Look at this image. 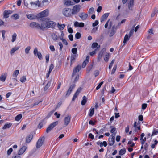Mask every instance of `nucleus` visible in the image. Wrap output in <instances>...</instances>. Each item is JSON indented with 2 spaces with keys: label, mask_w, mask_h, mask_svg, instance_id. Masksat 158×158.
I'll use <instances>...</instances> for the list:
<instances>
[{
  "label": "nucleus",
  "mask_w": 158,
  "mask_h": 158,
  "mask_svg": "<svg viewBox=\"0 0 158 158\" xmlns=\"http://www.w3.org/2000/svg\"><path fill=\"white\" fill-rule=\"evenodd\" d=\"M62 13L66 17H70L73 15L72 9L69 8H65L63 10Z\"/></svg>",
  "instance_id": "f257e3e1"
},
{
  "label": "nucleus",
  "mask_w": 158,
  "mask_h": 158,
  "mask_svg": "<svg viewBox=\"0 0 158 158\" xmlns=\"http://www.w3.org/2000/svg\"><path fill=\"white\" fill-rule=\"evenodd\" d=\"M58 121H57L51 123L47 128L46 129V132L47 133L49 132L54 127L58 124Z\"/></svg>",
  "instance_id": "f03ea898"
},
{
  "label": "nucleus",
  "mask_w": 158,
  "mask_h": 158,
  "mask_svg": "<svg viewBox=\"0 0 158 158\" xmlns=\"http://www.w3.org/2000/svg\"><path fill=\"white\" fill-rule=\"evenodd\" d=\"M80 6L76 5L74 6L72 9L73 15L76 14L78 13L80 10Z\"/></svg>",
  "instance_id": "7ed1b4c3"
},
{
  "label": "nucleus",
  "mask_w": 158,
  "mask_h": 158,
  "mask_svg": "<svg viewBox=\"0 0 158 158\" xmlns=\"http://www.w3.org/2000/svg\"><path fill=\"white\" fill-rule=\"evenodd\" d=\"M48 11L47 10H46L38 14L37 15L38 17L39 18H42L44 17H46L48 16Z\"/></svg>",
  "instance_id": "20e7f679"
},
{
  "label": "nucleus",
  "mask_w": 158,
  "mask_h": 158,
  "mask_svg": "<svg viewBox=\"0 0 158 158\" xmlns=\"http://www.w3.org/2000/svg\"><path fill=\"white\" fill-rule=\"evenodd\" d=\"M47 28H54L56 25V23L52 21H49L46 22Z\"/></svg>",
  "instance_id": "39448f33"
},
{
  "label": "nucleus",
  "mask_w": 158,
  "mask_h": 158,
  "mask_svg": "<svg viewBox=\"0 0 158 158\" xmlns=\"http://www.w3.org/2000/svg\"><path fill=\"white\" fill-rule=\"evenodd\" d=\"M71 117L69 115H67L64 118V125L65 126H67L71 120Z\"/></svg>",
  "instance_id": "423d86ee"
},
{
  "label": "nucleus",
  "mask_w": 158,
  "mask_h": 158,
  "mask_svg": "<svg viewBox=\"0 0 158 158\" xmlns=\"http://www.w3.org/2000/svg\"><path fill=\"white\" fill-rule=\"evenodd\" d=\"M29 26L32 28L39 29L40 24L36 22H33L30 24Z\"/></svg>",
  "instance_id": "0eeeda50"
},
{
  "label": "nucleus",
  "mask_w": 158,
  "mask_h": 158,
  "mask_svg": "<svg viewBox=\"0 0 158 158\" xmlns=\"http://www.w3.org/2000/svg\"><path fill=\"white\" fill-rule=\"evenodd\" d=\"M44 141V139L40 138L36 143V148H38L40 147L43 144Z\"/></svg>",
  "instance_id": "6e6552de"
},
{
  "label": "nucleus",
  "mask_w": 158,
  "mask_h": 158,
  "mask_svg": "<svg viewBox=\"0 0 158 158\" xmlns=\"http://www.w3.org/2000/svg\"><path fill=\"white\" fill-rule=\"evenodd\" d=\"M88 14L84 13H81L79 14V16L83 20H86L88 17Z\"/></svg>",
  "instance_id": "1a4fd4ad"
},
{
  "label": "nucleus",
  "mask_w": 158,
  "mask_h": 158,
  "mask_svg": "<svg viewBox=\"0 0 158 158\" xmlns=\"http://www.w3.org/2000/svg\"><path fill=\"white\" fill-rule=\"evenodd\" d=\"M75 86V85L74 84L70 86L69 89H68V90L67 91V93L66 94V95L67 96H68L70 94L72 91L73 89L74 88Z\"/></svg>",
  "instance_id": "9d476101"
},
{
  "label": "nucleus",
  "mask_w": 158,
  "mask_h": 158,
  "mask_svg": "<svg viewBox=\"0 0 158 158\" xmlns=\"http://www.w3.org/2000/svg\"><path fill=\"white\" fill-rule=\"evenodd\" d=\"M64 5L67 6L73 5L75 4L73 2L70 0H64Z\"/></svg>",
  "instance_id": "9b49d317"
},
{
  "label": "nucleus",
  "mask_w": 158,
  "mask_h": 158,
  "mask_svg": "<svg viewBox=\"0 0 158 158\" xmlns=\"http://www.w3.org/2000/svg\"><path fill=\"white\" fill-rule=\"evenodd\" d=\"M26 15L27 18L30 20L35 19L37 18V16L35 15L32 14H27Z\"/></svg>",
  "instance_id": "f8f14e48"
},
{
  "label": "nucleus",
  "mask_w": 158,
  "mask_h": 158,
  "mask_svg": "<svg viewBox=\"0 0 158 158\" xmlns=\"http://www.w3.org/2000/svg\"><path fill=\"white\" fill-rule=\"evenodd\" d=\"M12 11L10 10H5L3 14V16L5 18H7L9 17V15L12 13Z\"/></svg>",
  "instance_id": "ddd939ff"
},
{
  "label": "nucleus",
  "mask_w": 158,
  "mask_h": 158,
  "mask_svg": "<svg viewBox=\"0 0 158 158\" xmlns=\"http://www.w3.org/2000/svg\"><path fill=\"white\" fill-rule=\"evenodd\" d=\"M39 29L41 30H44L48 29L46 25V22H42L40 25V27Z\"/></svg>",
  "instance_id": "4468645a"
},
{
  "label": "nucleus",
  "mask_w": 158,
  "mask_h": 158,
  "mask_svg": "<svg viewBox=\"0 0 158 158\" xmlns=\"http://www.w3.org/2000/svg\"><path fill=\"white\" fill-rule=\"evenodd\" d=\"M7 73H2L0 76V80L2 82L5 81L7 77Z\"/></svg>",
  "instance_id": "2eb2a0df"
},
{
  "label": "nucleus",
  "mask_w": 158,
  "mask_h": 158,
  "mask_svg": "<svg viewBox=\"0 0 158 158\" xmlns=\"http://www.w3.org/2000/svg\"><path fill=\"white\" fill-rule=\"evenodd\" d=\"M27 149V147L25 146H23L19 150L18 152V155H19L23 154Z\"/></svg>",
  "instance_id": "dca6fc26"
},
{
  "label": "nucleus",
  "mask_w": 158,
  "mask_h": 158,
  "mask_svg": "<svg viewBox=\"0 0 158 158\" xmlns=\"http://www.w3.org/2000/svg\"><path fill=\"white\" fill-rule=\"evenodd\" d=\"M74 25L75 27H83L84 26V24L82 22L79 23L76 21L74 23Z\"/></svg>",
  "instance_id": "f3484780"
},
{
  "label": "nucleus",
  "mask_w": 158,
  "mask_h": 158,
  "mask_svg": "<svg viewBox=\"0 0 158 158\" xmlns=\"http://www.w3.org/2000/svg\"><path fill=\"white\" fill-rule=\"evenodd\" d=\"M81 69V66L80 65H78L75 67L73 69L72 75V76H73L76 73L79 72Z\"/></svg>",
  "instance_id": "a211bd4d"
},
{
  "label": "nucleus",
  "mask_w": 158,
  "mask_h": 158,
  "mask_svg": "<svg viewBox=\"0 0 158 158\" xmlns=\"http://www.w3.org/2000/svg\"><path fill=\"white\" fill-rule=\"evenodd\" d=\"M134 127L135 128V131H137L140 129V126L139 123H137L136 122H135L134 125Z\"/></svg>",
  "instance_id": "6ab92c4d"
},
{
  "label": "nucleus",
  "mask_w": 158,
  "mask_h": 158,
  "mask_svg": "<svg viewBox=\"0 0 158 158\" xmlns=\"http://www.w3.org/2000/svg\"><path fill=\"white\" fill-rule=\"evenodd\" d=\"M105 51V49H103V50L101 52H99L98 54V61L99 62L102 59V56L103 54V52Z\"/></svg>",
  "instance_id": "aec40b11"
},
{
  "label": "nucleus",
  "mask_w": 158,
  "mask_h": 158,
  "mask_svg": "<svg viewBox=\"0 0 158 158\" xmlns=\"http://www.w3.org/2000/svg\"><path fill=\"white\" fill-rule=\"evenodd\" d=\"M89 56H86L85 60L83 63L82 66L83 68L85 67L86 64L89 62Z\"/></svg>",
  "instance_id": "412c9836"
},
{
  "label": "nucleus",
  "mask_w": 158,
  "mask_h": 158,
  "mask_svg": "<svg viewBox=\"0 0 158 158\" xmlns=\"http://www.w3.org/2000/svg\"><path fill=\"white\" fill-rule=\"evenodd\" d=\"M134 6V0H130L129 2L128 3L129 9L132 10Z\"/></svg>",
  "instance_id": "4be33fe9"
},
{
  "label": "nucleus",
  "mask_w": 158,
  "mask_h": 158,
  "mask_svg": "<svg viewBox=\"0 0 158 158\" xmlns=\"http://www.w3.org/2000/svg\"><path fill=\"white\" fill-rule=\"evenodd\" d=\"M33 135H29L27 136L26 138V142L27 143H29L32 139Z\"/></svg>",
  "instance_id": "5701e85b"
},
{
  "label": "nucleus",
  "mask_w": 158,
  "mask_h": 158,
  "mask_svg": "<svg viewBox=\"0 0 158 158\" xmlns=\"http://www.w3.org/2000/svg\"><path fill=\"white\" fill-rule=\"evenodd\" d=\"M109 14V13H106L103 15L101 19V22H102L104 21L108 17Z\"/></svg>",
  "instance_id": "b1692460"
},
{
  "label": "nucleus",
  "mask_w": 158,
  "mask_h": 158,
  "mask_svg": "<svg viewBox=\"0 0 158 158\" xmlns=\"http://www.w3.org/2000/svg\"><path fill=\"white\" fill-rule=\"evenodd\" d=\"M77 55H72L71 57L70 64L71 65L73 63L75 60Z\"/></svg>",
  "instance_id": "393cba45"
},
{
  "label": "nucleus",
  "mask_w": 158,
  "mask_h": 158,
  "mask_svg": "<svg viewBox=\"0 0 158 158\" xmlns=\"http://www.w3.org/2000/svg\"><path fill=\"white\" fill-rule=\"evenodd\" d=\"M30 4L31 6L34 5L35 6H38L39 7L40 6L39 1H36L35 2H30Z\"/></svg>",
  "instance_id": "a878e982"
},
{
  "label": "nucleus",
  "mask_w": 158,
  "mask_h": 158,
  "mask_svg": "<svg viewBox=\"0 0 158 158\" xmlns=\"http://www.w3.org/2000/svg\"><path fill=\"white\" fill-rule=\"evenodd\" d=\"M20 47L19 46L15 47L13 48L10 51V53L11 55L13 54L15 52L18 50L19 48Z\"/></svg>",
  "instance_id": "bb28decb"
},
{
  "label": "nucleus",
  "mask_w": 158,
  "mask_h": 158,
  "mask_svg": "<svg viewBox=\"0 0 158 158\" xmlns=\"http://www.w3.org/2000/svg\"><path fill=\"white\" fill-rule=\"evenodd\" d=\"M115 141V139L114 138H109V144L110 146L113 145Z\"/></svg>",
  "instance_id": "cd10ccee"
},
{
  "label": "nucleus",
  "mask_w": 158,
  "mask_h": 158,
  "mask_svg": "<svg viewBox=\"0 0 158 158\" xmlns=\"http://www.w3.org/2000/svg\"><path fill=\"white\" fill-rule=\"evenodd\" d=\"M130 37H129V36H128L127 34H126L125 35L123 41V43H124V45L125 44L127 41L129 40Z\"/></svg>",
  "instance_id": "c85d7f7f"
},
{
  "label": "nucleus",
  "mask_w": 158,
  "mask_h": 158,
  "mask_svg": "<svg viewBox=\"0 0 158 158\" xmlns=\"http://www.w3.org/2000/svg\"><path fill=\"white\" fill-rule=\"evenodd\" d=\"M12 124L11 123H9L6 124L4 125V126L2 127V129L4 130L10 128Z\"/></svg>",
  "instance_id": "c756f323"
},
{
  "label": "nucleus",
  "mask_w": 158,
  "mask_h": 158,
  "mask_svg": "<svg viewBox=\"0 0 158 158\" xmlns=\"http://www.w3.org/2000/svg\"><path fill=\"white\" fill-rule=\"evenodd\" d=\"M57 26L60 30H63L65 27V25L64 24H60L59 23H58Z\"/></svg>",
  "instance_id": "7c9ffc66"
},
{
  "label": "nucleus",
  "mask_w": 158,
  "mask_h": 158,
  "mask_svg": "<svg viewBox=\"0 0 158 158\" xmlns=\"http://www.w3.org/2000/svg\"><path fill=\"white\" fill-rule=\"evenodd\" d=\"M110 56V55L109 53H106V54L105 57H104V60L106 62H107L109 60Z\"/></svg>",
  "instance_id": "2f4dec72"
},
{
  "label": "nucleus",
  "mask_w": 158,
  "mask_h": 158,
  "mask_svg": "<svg viewBox=\"0 0 158 158\" xmlns=\"http://www.w3.org/2000/svg\"><path fill=\"white\" fill-rule=\"evenodd\" d=\"M82 100L81 102V104L82 105H84L87 102V99L85 96H84L82 98Z\"/></svg>",
  "instance_id": "473e14b6"
},
{
  "label": "nucleus",
  "mask_w": 158,
  "mask_h": 158,
  "mask_svg": "<svg viewBox=\"0 0 158 158\" xmlns=\"http://www.w3.org/2000/svg\"><path fill=\"white\" fill-rule=\"evenodd\" d=\"M126 152V150L125 148H123L121 149L119 151V154L120 155H123Z\"/></svg>",
  "instance_id": "72a5a7b5"
},
{
  "label": "nucleus",
  "mask_w": 158,
  "mask_h": 158,
  "mask_svg": "<svg viewBox=\"0 0 158 158\" xmlns=\"http://www.w3.org/2000/svg\"><path fill=\"white\" fill-rule=\"evenodd\" d=\"M51 83V81H48L45 86L44 90L45 91L47 90L50 86Z\"/></svg>",
  "instance_id": "f704fd0d"
},
{
  "label": "nucleus",
  "mask_w": 158,
  "mask_h": 158,
  "mask_svg": "<svg viewBox=\"0 0 158 158\" xmlns=\"http://www.w3.org/2000/svg\"><path fill=\"white\" fill-rule=\"evenodd\" d=\"M94 114V108L91 109L89 110V115L90 117H92Z\"/></svg>",
  "instance_id": "c9c22d12"
},
{
  "label": "nucleus",
  "mask_w": 158,
  "mask_h": 158,
  "mask_svg": "<svg viewBox=\"0 0 158 158\" xmlns=\"http://www.w3.org/2000/svg\"><path fill=\"white\" fill-rule=\"evenodd\" d=\"M17 34L16 33H14L12 37V40L11 41L12 42H14L16 39Z\"/></svg>",
  "instance_id": "e433bc0d"
},
{
  "label": "nucleus",
  "mask_w": 158,
  "mask_h": 158,
  "mask_svg": "<svg viewBox=\"0 0 158 158\" xmlns=\"http://www.w3.org/2000/svg\"><path fill=\"white\" fill-rule=\"evenodd\" d=\"M22 115L21 114L17 115L15 118V120L16 121H19L22 118Z\"/></svg>",
  "instance_id": "4c0bfd02"
},
{
  "label": "nucleus",
  "mask_w": 158,
  "mask_h": 158,
  "mask_svg": "<svg viewBox=\"0 0 158 158\" xmlns=\"http://www.w3.org/2000/svg\"><path fill=\"white\" fill-rule=\"evenodd\" d=\"M72 52L73 54V55H77V48H74L72 49Z\"/></svg>",
  "instance_id": "58836bf2"
},
{
  "label": "nucleus",
  "mask_w": 158,
  "mask_h": 158,
  "mask_svg": "<svg viewBox=\"0 0 158 158\" xmlns=\"http://www.w3.org/2000/svg\"><path fill=\"white\" fill-rule=\"evenodd\" d=\"M26 81V78L25 76H23L20 79V81L22 83H23L25 82Z\"/></svg>",
  "instance_id": "ea45409f"
},
{
  "label": "nucleus",
  "mask_w": 158,
  "mask_h": 158,
  "mask_svg": "<svg viewBox=\"0 0 158 158\" xmlns=\"http://www.w3.org/2000/svg\"><path fill=\"white\" fill-rule=\"evenodd\" d=\"M19 73V70H15L13 73V76L14 77H16L18 75Z\"/></svg>",
  "instance_id": "a19ab883"
},
{
  "label": "nucleus",
  "mask_w": 158,
  "mask_h": 158,
  "mask_svg": "<svg viewBox=\"0 0 158 158\" xmlns=\"http://www.w3.org/2000/svg\"><path fill=\"white\" fill-rule=\"evenodd\" d=\"M158 143V141L156 140H155L154 141V143L152 144L151 145V147L152 148H154L155 146Z\"/></svg>",
  "instance_id": "79ce46f5"
},
{
  "label": "nucleus",
  "mask_w": 158,
  "mask_h": 158,
  "mask_svg": "<svg viewBox=\"0 0 158 158\" xmlns=\"http://www.w3.org/2000/svg\"><path fill=\"white\" fill-rule=\"evenodd\" d=\"M94 9L93 7L90 8L88 10V13L90 14H92L94 12Z\"/></svg>",
  "instance_id": "37998d69"
},
{
  "label": "nucleus",
  "mask_w": 158,
  "mask_h": 158,
  "mask_svg": "<svg viewBox=\"0 0 158 158\" xmlns=\"http://www.w3.org/2000/svg\"><path fill=\"white\" fill-rule=\"evenodd\" d=\"M44 119H43L41 121L38 125V128H41V127H42L43 124V122H44Z\"/></svg>",
  "instance_id": "c03bdc74"
},
{
  "label": "nucleus",
  "mask_w": 158,
  "mask_h": 158,
  "mask_svg": "<svg viewBox=\"0 0 158 158\" xmlns=\"http://www.w3.org/2000/svg\"><path fill=\"white\" fill-rule=\"evenodd\" d=\"M31 49V47L30 46H27L25 49V52L26 54H28L29 53L30 50Z\"/></svg>",
  "instance_id": "a18cd8bd"
},
{
  "label": "nucleus",
  "mask_w": 158,
  "mask_h": 158,
  "mask_svg": "<svg viewBox=\"0 0 158 158\" xmlns=\"http://www.w3.org/2000/svg\"><path fill=\"white\" fill-rule=\"evenodd\" d=\"M158 134V131L157 130H154L152 133L151 136L152 137L153 135H157Z\"/></svg>",
  "instance_id": "49530a36"
},
{
  "label": "nucleus",
  "mask_w": 158,
  "mask_h": 158,
  "mask_svg": "<svg viewBox=\"0 0 158 158\" xmlns=\"http://www.w3.org/2000/svg\"><path fill=\"white\" fill-rule=\"evenodd\" d=\"M75 37L77 39H79L81 37V34L79 32L77 33L75 35Z\"/></svg>",
  "instance_id": "de8ad7c7"
},
{
  "label": "nucleus",
  "mask_w": 158,
  "mask_h": 158,
  "mask_svg": "<svg viewBox=\"0 0 158 158\" xmlns=\"http://www.w3.org/2000/svg\"><path fill=\"white\" fill-rule=\"evenodd\" d=\"M79 94V93L76 92V93L74 94L73 95V98L72 101H73L75 100V99L77 97V96H78V95Z\"/></svg>",
  "instance_id": "09e8293b"
},
{
  "label": "nucleus",
  "mask_w": 158,
  "mask_h": 158,
  "mask_svg": "<svg viewBox=\"0 0 158 158\" xmlns=\"http://www.w3.org/2000/svg\"><path fill=\"white\" fill-rule=\"evenodd\" d=\"M79 94V93L76 92V93L74 94L73 95V98L72 101H73L75 100V99L77 97V96H78V95Z\"/></svg>",
  "instance_id": "8fccbe9b"
},
{
  "label": "nucleus",
  "mask_w": 158,
  "mask_h": 158,
  "mask_svg": "<svg viewBox=\"0 0 158 158\" xmlns=\"http://www.w3.org/2000/svg\"><path fill=\"white\" fill-rule=\"evenodd\" d=\"M79 94V93L76 92V93L74 94L73 95V98L72 101H73L75 100V99L77 97V96H78V95Z\"/></svg>",
  "instance_id": "3c124183"
},
{
  "label": "nucleus",
  "mask_w": 158,
  "mask_h": 158,
  "mask_svg": "<svg viewBox=\"0 0 158 158\" xmlns=\"http://www.w3.org/2000/svg\"><path fill=\"white\" fill-rule=\"evenodd\" d=\"M12 17H14L15 19V20L19 19V15L17 14H13L12 15Z\"/></svg>",
  "instance_id": "603ef678"
},
{
  "label": "nucleus",
  "mask_w": 158,
  "mask_h": 158,
  "mask_svg": "<svg viewBox=\"0 0 158 158\" xmlns=\"http://www.w3.org/2000/svg\"><path fill=\"white\" fill-rule=\"evenodd\" d=\"M103 81H102V82H101L99 84V85H98V86L97 87L96 89V90H98V89H99L101 87V85L103 84Z\"/></svg>",
  "instance_id": "864d4df0"
},
{
  "label": "nucleus",
  "mask_w": 158,
  "mask_h": 158,
  "mask_svg": "<svg viewBox=\"0 0 158 158\" xmlns=\"http://www.w3.org/2000/svg\"><path fill=\"white\" fill-rule=\"evenodd\" d=\"M134 27H135V26H134L132 28V29L130 31V32L129 34V37H131L133 34V32H134Z\"/></svg>",
  "instance_id": "5fc2aeb1"
},
{
  "label": "nucleus",
  "mask_w": 158,
  "mask_h": 158,
  "mask_svg": "<svg viewBox=\"0 0 158 158\" xmlns=\"http://www.w3.org/2000/svg\"><path fill=\"white\" fill-rule=\"evenodd\" d=\"M69 25L67 26L68 31L69 33H72L73 32V30L71 27H69Z\"/></svg>",
  "instance_id": "6e6d98bb"
},
{
  "label": "nucleus",
  "mask_w": 158,
  "mask_h": 158,
  "mask_svg": "<svg viewBox=\"0 0 158 158\" xmlns=\"http://www.w3.org/2000/svg\"><path fill=\"white\" fill-rule=\"evenodd\" d=\"M13 151V149L12 148H10L7 151V154L8 155H10Z\"/></svg>",
  "instance_id": "4d7b16f0"
},
{
  "label": "nucleus",
  "mask_w": 158,
  "mask_h": 158,
  "mask_svg": "<svg viewBox=\"0 0 158 158\" xmlns=\"http://www.w3.org/2000/svg\"><path fill=\"white\" fill-rule=\"evenodd\" d=\"M115 60H113L112 61H111V62L110 63V64L109 65V69H111L112 67L113 66V64L114 63V62Z\"/></svg>",
  "instance_id": "13d9d810"
},
{
  "label": "nucleus",
  "mask_w": 158,
  "mask_h": 158,
  "mask_svg": "<svg viewBox=\"0 0 158 158\" xmlns=\"http://www.w3.org/2000/svg\"><path fill=\"white\" fill-rule=\"evenodd\" d=\"M98 45V44L97 43L95 42L93 43L92 47V48H96Z\"/></svg>",
  "instance_id": "bf43d9fd"
},
{
  "label": "nucleus",
  "mask_w": 158,
  "mask_h": 158,
  "mask_svg": "<svg viewBox=\"0 0 158 158\" xmlns=\"http://www.w3.org/2000/svg\"><path fill=\"white\" fill-rule=\"evenodd\" d=\"M140 140L141 142V143L142 145H143L145 143V142L146 140V137H145L144 139H140Z\"/></svg>",
  "instance_id": "052dcab7"
},
{
  "label": "nucleus",
  "mask_w": 158,
  "mask_h": 158,
  "mask_svg": "<svg viewBox=\"0 0 158 158\" xmlns=\"http://www.w3.org/2000/svg\"><path fill=\"white\" fill-rule=\"evenodd\" d=\"M37 55L38 57V58L40 60H41L42 59V55L40 52H38V54Z\"/></svg>",
  "instance_id": "680f3d73"
},
{
  "label": "nucleus",
  "mask_w": 158,
  "mask_h": 158,
  "mask_svg": "<svg viewBox=\"0 0 158 158\" xmlns=\"http://www.w3.org/2000/svg\"><path fill=\"white\" fill-rule=\"evenodd\" d=\"M60 40L62 41L63 43L64 44H65L66 45H68V42L66 40L64 39L63 38H61Z\"/></svg>",
  "instance_id": "e2e57ef3"
},
{
  "label": "nucleus",
  "mask_w": 158,
  "mask_h": 158,
  "mask_svg": "<svg viewBox=\"0 0 158 158\" xmlns=\"http://www.w3.org/2000/svg\"><path fill=\"white\" fill-rule=\"evenodd\" d=\"M54 68V65L53 64H51L49 66V71L51 72L52 69Z\"/></svg>",
  "instance_id": "0e129e2a"
},
{
  "label": "nucleus",
  "mask_w": 158,
  "mask_h": 158,
  "mask_svg": "<svg viewBox=\"0 0 158 158\" xmlns=\"http://www.w3.org/2000/svg\"><path fill=\"white\" fill-rule=\"evenodd\" d=\"M116 69V66H114L113 68L112 72H111V74L112 75L114 73H115V71Z\"/></svg>",
  "instance_id": "69168bd1"
},
{
  "label": "nucleus",
  "mask_w": 158,
  "mask_h": 158,
  "mask_svg": "<svg viewBox=\"0 0 158 158\" xmlns=\"http://www.w3.org/2000/svg\"><path fill=\"white\" fill-rule=\"evenodd\" d=\"M147 106V104L146 103L143 104L142 105V109H145L146 108Z\"/></svg>",
  "instance_id": "338daca9"
},
{
  "label": "nucleus",
  "mask_w": 158,
  "mask_h": 158,
  "mask_svg": "<svg viewBox=\"0 0 158 158\" xmlns=\"http://www.w3.org/2000/svg\"><path fill=\"white\" fill-rule=\"evenodd\" d=\"M52 39L54 40H56L58 39V37L56 35L54 34L52 35Z\"/></svg>",
  "instance_id": "774afa93"
}]
</instances>
